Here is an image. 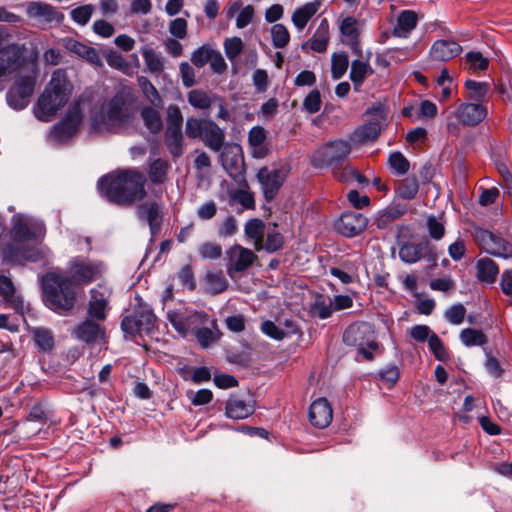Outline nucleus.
Listing matches in <instances>:
<instances>
[{
  "instance_id": "1",
  "label": "nucleus",
  "mask_w": 512,
  "mask_h": 512,
  "mask_svg": "<svg viewBox=\"0 0 512 512\" xmlns=\"http://www.w3.org/2000/svg\"><path fill=\"white\" fill-rule=\"evenodd\" d=\"M68 271L69 277L60 272H50L42 278L45 304L60 314L72 310L75 305L73 284L87 285L97 280L104 272V264L78 256L70 260Z\"/></svg>"
},
{
  "instance_id": "2",
  "label": "nucleus",
  "mask_w": 512,
  "mask_h": 512,
  "mask_svg": "<svg viewBox=\"0 0 512 512\" xmlns=\"http://www.w3.org/2000/svg\"><path fill=\"white\" fill-rule=\"evenodd\" d=\"M146 177L135 169L116 171L101 177L98 190L108 201L120 206H132L146 196Z\"/></svg>"
},
{
  "instance_id": "3",
  "label": "nucleus",
  "mask_w": 512,
  "mask_h": 512,
  "mask_svg": "<svg viewBox=\"0 0 512 512\" xmlns=\"http://www.w3.org/2000/svg\"><path fill=\"white\" fill-rule=\"evenodd\" d=\"M37 229L39 228L36 225L22 215H15L10 231L11 239L3 248L4 260L14 264L39 261L43 256L42 251L28 244L30 240L36 238Z\"/></svg>"
},
{
  "instance_id": "4",
  "label": "nucleus",
  "mask_w": 512,
  "mask_h": 512,
  "mask_svg": "<svg viewBox=\"0 0 512 512\" xmlns=\"http://www.w3.org/2000/svg\"><path fill=\"white\" fill-rule=\"evenodd\" d=\"M71 91L70 82L62 69L53 72L49 83L34 108L35 116L48 122L67 103Z\"/></svg>"
},
{
  "instance_id": "5",
  "label": "nucleus",
  "mask_w": 512,
  "mask_h": 512,
  "mask_svg": "<svg viewBox=\"0 0 512 512\" xmlns=\"http://www.w3.org/2000/svg\"><path fill=\"white\" fill-rule=\"evenodd\" d=\"M343 341L348 346L356 347L358 354L367 361L373 360L374 352L379 349L374 330L367 322L349 325L343 334Z\"/></svg>"
},
{
  "instance_id": "6",
  "label": "nucleus",
  "mask_w": 512,
  "mask_h": 512,
  "mask_svg": "<svg viewBox=\"0 0 512 512\" xmlns=\"http://www.w3.org/2000/svg\"><path fill=\"white\" fill-rule=\"evenodd\" d=\"M348 141L337 139L318 148L312 157V165L316 168L338 166L342 164L351 153Z\"/></svg>"
},
{
  "instance_id": "7",
  "label": "nucleus",
  "mask_w": 512,
  "mask_h": 512,
  "mask_svg": "<svg viewBox=\"0 0 512 512\" xmlns=\"http://www.w3.org/2000/svg\"><path fill=\"white\" fill-rule=\"evenodd\" d=\"M157 317L152 308L145 303H139L133 314L122 318L121 329L129 336H135L143 332L150 333L156 324Z\"/></svg>"
},
{
  "instance_id": "8",
  "label": "nucleus",
  "mask_w": 512,
  "mask_h": 512,
  "mask_svg": "<svg viewBox=\"0 0 512 512\" xmlns=\"http://www.w3.org/2000/svg\"><path fill=\"white\" fill-rule=\"evenodd\" d=\"M226 270L230 278L245 272L257 259L255 253L239 244H234L225 252Z\"/></svg>"
},
{
  "instance_id": "9",
  "label": "nucleus",
  "mask_w": 512,
  "mask_h": 512,
  "mask_svg": "<svg viewBox=\"0 0 512 512\" xmlns=\"http://www.w3.org/2000/svg\"><path fill=\"white\" fill-rule=\"evenodd\" d=\"M167 318L173 328L183 337H186L189 333L195 332L200 326L204 325L208 316L202 312H191V311H169Z\"/></svg>"
},
{
  "instance_id": "10",
  "label": "nucleus",
  "mask_w": 512,
  "mask_h": 512,
  "mask_svg": "<svg viewBox=\"0 0 512 512\" xmlns=\"http://www.w3.org/2000/svg\"><path fill=\"white\" fill-rule=\"evenodd\" d=\"M219 153L223 169L235 181L241 182L245 171L241 147L236 144H226Z\"/></svg>"
},
{
  "instance_id": "11",
  "label": "nucleus",
  "mask_w": 512,
  "mask_h": 512,
  "mask_svg": "<svg viewBox=\"0 0 512 512\" xmlns=\"http://www.w3.org/2000/svg\"><path fill=\"white\" fill-rule=\"evenodd\" d=\"M108 125L112 128L124 127L133 118V108L123 94H116L107 105Z\"/></svg>"
},
{
  "instance_id": "12",
  "label": "nucleus",
  "mask_w": 512,
  "mask_h": 512,
  "mask_svg": "<svg viewBox=\"0 0 512 512\" xmlns=\"http://www.w3.org/2000/svg\"><path fill=\"white\" fill-rule=\"evenodd\" d=\"M35 88V77L23 76L18 78L7 92V102L14 109L25 108Z\"/></svg>"
},
{
  "instance_id": "13",
  "label": "nucleus",
  "mask_w": 512,
  "mask_h": 512,
  "mask_svg": "<svg viewBox=\"0 0 512 512\" xmlns=\"http://www.w3.org/2000/svg\"><path fill=\"white\" fill-rule=\"evenodd\" d=\"M266 200H273L286 178L284 169H269L262 167L257 173Z\"/></svg>"
},
{
  "instance_id": "14",
  "label": "nucleus",
  "mask_w": 512,
  "mask_h": 512,
  "mask_svg": "<svg viewBox=\"0 0 512 512\" xmlns=\"http://www.w3.org/2000/svg\"><path fill=\"white\" fill-rule=\"evenodd\" d=\"M25 48L12 43L0 49V78L17 71L24 62Z\"/></svg>"
},
{
  "instance_id": "15",
  "label": "nucleus",
  "mask_w": 512,
  "mask_h": 512,
  "mask_svg": "<svg viewBox=\"0 0 512 512\" xmlns=\"http://www.w3.org/2000/svg\"><path fill=\"white\" fill-rule=\"evenodd\" d=\"M368 224V219L356 211L343 212L335 223L336 230L345 237H354L362 233Z\"/></svg>"
},
{
  "instance_id": "16",
  "label": "nucleus",
  "mask_w": 512,
  "mask_h": 512,
  "mask_svg": "<svg viewBox=\"0 0 512 512\" xmlns=\"http://www.w3.org/2000/svg\"><path fill=\"white\" fill-rule=\"evenodd\" d=\"M137 215L140 220L146 221L152 235L160 232L163 220L162 208L155 201H148L137 207Z\"/></svg>"
},
{
  "instance_id": "17",
  "label": "nucleus",
  "mask_w": 512,
  "mask_h": 512,
  "mask_svg": "<svg viewBox=\"0 0 512 512\" xmlns=\"http://www.w3.org/2000/svg\"><path fill=\"white\" fill-rule=\"evenodd\" d=\"M333 418V410L326 398H318L309 408V420L317 428L327 427Z\"/></svg>"
},
{
  "instance_id": "18",
  "label": "nucleus",
  "mask_w": 512,
  "mask_h": 512,
  "mask_svg": "<svg viewBox=\"0 0 512 512\" xmlns=\"http://www.w3.org/2000/svg\"><path fill=\"white\" fill-rule=\"evenodd\" d=\"M26 14L30 18H38L46 23H60L64 19L63 13L58 11L57 8L40 1L29 2L26 7Z\"/></svg>"
},
{
  "instance_id": "19",
  "label": "nucleus",
  "mask_w": 512,
  "mask_h": 512,
  "mask_svg": "<svg viewBox=\"0 0 512 512\" xmlns=\"http://www.w3.org/2000/svg\"><path fill=\"white\" fill-rule=\"evenodd\" d=\"M62 43L67 51L78 55L90 64L96 67H101L103 65L96 49H94L93 47L81 43L71 37L64 38L62 40Z\"/></svg>"
},
{
  "instance_id": "20",
  "label": "nucleus",
  "mask_w": 512,
  "mask_h": 512,
  "mask_svg": "<svg viewBox=\"0 0 512 512\" xmlns=\"http://www.w3.org/2000/svg\"><path fill=\"white\" fill-rule=\"evenodd\" d=\"M455 115L463 125L474 126L485 119L487 110L479 103H466L460 105Z\"/></svg>"
},
{
  "instance_id": "21",
  "label": "nucleus",
  "mask_w": 512,
  "mask_h": 512,
  "mask_svg": "<svg viewBox=\"0 0 512 512\" xmlns=\"http://www.w3.org/2000/svg\"><path fill=\"white\" fill-rule=\"evenodd\" d=\"M225 138L224 129L220 128L213 120L207 119L206 128L201 138L204 145L213 152H220L227 144Z\"/></svg>"
},
{
  "instance_id": "22",
  "label": "nucleus",
  "mask_w": 512,
  "mask_h": 512,
  "mask_svg": "<svg viewBox=\"0 0 512 512\" xmlns=\"http://www.w3.org/2000/svg\"><path fill=\"white\" fill-rule=\"evenodd\" d=\"M104 330L94 319H86L81 322L73 331V335L87 344L96 343L104 338Z\"/></svg>"
},
{
  "instance_id": "23",
  "label": "nucleus",
  "mask_w": 512,
  "mask_h": 512,
  "mask_svg": "<svg viewBox=\"0 0 512 512\" xmlns=\"http://www.w3.org/2000/svg\"><path fill=\"white\" fill-rule=\"evenodd\" d=\"M254 410V403L251 399L245 400L239 396H231L225 406L226 416L235 420L249 417Z\"/></svg>"
},
{
  "instance_id": "24",
  "label": "nucleus",
  "mask_w": 512,
  "mask_h": 512,
  "mask_svg": "<svg viewBox=\"0 0 512 512\" xmlns=\"http://www.w3.org/2000/svg\"><path fill=\"white\" fill-rule=\"evenodd\" d=\"M330 40L329 33V22L326 18H323L315 33L311 37V39L307 42L302 43L301 48L303 50H307L308 48L317 53H323L326 51L328 43Z\"/></svg>"
},
{
  "instance_id": "25",
  "label": "nucleus",
  "mask_w": 512,
  "mask_h": 512,
  "mask_svg": "<svg viewBox=\"0 0 512 512\" xmlns=\"http://www.w3.org/2000/svg\"><path fill=\"white\" fill-rule=\"evenodd\" d=\"M462 52V47L455 41L437 40L430 49L431 57L436 61L445 62Z\"/></svg>"
},
{
  "instance_id": "26",
  "label": "nucleus",
  "mask_w": 512,
  "mask_h": 512,
  "mask_svg": "<svg viewBox=\"0 0 512 512\" xmlns=\"http://www.w3.org/2000/svg\"><path fill=\"white\" fill-rule=\"evenodd\" d=\"M78 113H70L65 119L56 124L52 130L54 138L58 141H65L76 134L80 125Z\"/></svg>"
},
{
  "instance_id": "27",
  "label": "nucleus",
  "mask_w": 512,
  "mask_h": 512,
  "mask_svg": "<svg viewBox=\"0 0 512 512\" xmlns=\"http://www.w3.org/2000/svg\"><path fill=\"white\" fill-rule=\"evenodd\" d=\"M320 7L321 1L314 0L295 9L292 14L291 21L298 31H302L306 27L308 22L318 12Z\"/></svg>"
},
{
  "instance_id": "28",
  "label": "nucleus",
  "mask_w": 512,
  "mask_h": 512,
  "mask_svg": "<svg viewBox=\"0 0 512 512\" xmlns=\"http://www.w3.org/2000/svg\"><path fill=\"white\" fill-rule=\"evenodd\" d=\"M91 298L88 304V314L96 321L106 319L108 310V300L103 293L96 289L90 291Z\"/></svg>"
},
{
  "instance_id": "29",
  "label": "nucleus",
  "mask_w": 512,
  "mask_h": 512,
  "mask_svg": "<svg viewBox=\"0 0 512 512\" xmlns=\"http://www.w3.org/2000/svg\"><path fill=\"white\" fill-rule=\"evenodd\" d=\"M380 132L381 122L379 120H372L356 128L351 135V140L356 143L374 141L378 138Z\"/></svg>"
},
{
  "instance_id": "30",
  "label": "nucleus",
  "mask_w": 512,
  "mask_h": 512,
  "mask_svg": "<svg viewBox=\"0 0 512 512\" xmlns=\"http://www.w3.org/2000/svg\"><path fill=\"white\" fill-rule=\"evenodd\" d=\"M373 73L374 71L368 60H353L351 63L349 78L353 82L355 90L359 91L366 77Z\"/></svg>"
},
{
  "instance_id": "31",
  "label": "nucleus",
  "mask_w": 512,
  "mask_h": 512,
  "mask_svg": "<svg viewBox=\"0 0 512 512\" xmlns=\"http://www.w3.org/2000/svg\"><path fill=\"white\" fill-rule=\"evenodd\" d=\"M164 144L174 159L181 157L185 150V140L182 131H165Z\"/></svg>"
},
{
  "instance_id": "32",
  "label": "nucleus",
  "mask_w": 512,
  "mask_h": 512,
  "mask_svg": "<svg viewBox=\"0 0 512 512\" xmlns=\"http://www.w3.org/2000/svg\"><path fill=\"white\" fill-rule=\"evenodd\" d=\"M417 25V14L411 10L400 13L393 34L397 37L406 38Z\"/></svg>"
},
{
  "instance_id": "33",
  "label": "nucleus",
  "mask_w": 512,
  "mask_h": 512,
  "mask_svg": "<svg viewBox=\"0 0 512 512\" xmlns=\"http://www.w3.org/2000/svg\"><path fill=\"white\" fill-rule=\"evenodd\" d=\"M187 99L189 104L196 109H209L216 103L218 95L200 89H194L188 93Z\"/></svg>"
},
{
  "instance_id": "34",
  "label": "nucleus",
  "mask_w": 512,
  "mask_h": 512,
  "mask_svg": "<svg viewBox=\"0 0 512 512\" xmlns=\"http://www.w3.org/2000/svg\"><path fill=\"white\" fill-rule=\"evenodd\" d=\"M141 55L144 59L147 70L152 74H160L164 70V58L153 48L148 46L141 48Z\"/></svg>"
},
{
  "instance_id": "35",
  "label": "nucleus",
  "mask_w": 512,
  "mask_h": 512,
  "mask_svg": "<svg viewBox=\"0 0 512 512\" xmlns=\"http://www.w3.org/2000/svg\"><path fill=\"white\" fill-rule=\"evenodd\" d=\"M406 212V206L401 204H396L390 206L380 212L378 217L376 218V225L379 229H385L390 226L395 220L402 217Z\"/></svg>"
},
{
  "instance_id": "36",
  "label": "nucleus",
  "mask_w": 512,
  "mask_h": 512,
  "mask_svg": "<svg viewBox=\"0 0 512 512\" xmlns=\"http://www.w3.org/2000/svg\"><path fill=\"white\" fill-rule=\"evenodd\" d=\"M160 108L152 107H143L141 110V118L144 122L145 127L151 133H159L162 130L163 123L161 119V115L159 112Z\"/></svg>"
},
{
  "instance_id": "37",
  "label": "nucleus",
  "mask_w": 512,
  "mask_h": 512,
  "mask_svg": "<svg viewBox=\"0 0 512 512\" xmlns=\"http://www.w3.org/2000/svg\"><path fill=\"white\" fill-rule=\"evenodd\" d=\"M419 190L418 180L414 175L408 176L397 182L395 192L398 197L405 200H412L416 197Z\"/></svg>"
},
{
  "instance_id": "38",
  "label": "nucleus",
  "mask_w": 512,
  "mask_h": 512,
  "mask_svg": "<svg viewBox=\"0 0 512 512\" xmlns=\"http://www.w3.org/2000/svg\"><path fill=\"white\" fill-rule=\"evenodd\" d=\"M499 273L496 263L489 258H481L477 262V276L480 281L493 283Z\"/></svg>"
},
{
  "instance_id": "39",
  "label": "nucleus",
  "mask_w": 512,
  "mask_h": 512,
  "mask_svg": "<svg viewBox=\"0 0 512 512\" xmlns=\"http://www.w3.org/2000/svg\"><path fill=\"white\" fill-rule=\"evenodd\" d=\"M245 234L254 240L256 251L263 248L264 223L260 219H251L245 224Z\"/></svg>"
},
{
  "instance_id": "40",
  "label": "nucleus",
  "mask_w": 512,
  "mask_h": 512,
  "mask_svg": "<svg viewBox=\"0 0 512 512\" xmlns=\"http://www.w3.org/2000/svg\"><path fill=\"white\" fill-rule=\"evenodd\" d=\"M211 328L204 327V328H197L195 330V336L202 348H207L213 343H215L220 338V331L217 328L216 321L213 320L211 322Z\"/></svg>"
},
{
  "instance_id": "41",
  "label": "nucleus",
  "mask_w": 512,
  "mask_h": 512,
  "mask_svg": "<svg viewBox=\"0 0 512 512\" xmlns=\"http://www.w3.org/2000/svg\"><path fill=\"white\" fill-rule=\"evenodd\" d=\"M138 84L142 90V93L151 103V105L156 108H161L163 104L162 98L152 82L148 78L141 76L138 78Z\"/></svg>"
},
{
  "instance_id": "42",
  "label": "nucleus",
  "mask_w": 512,
  "mask_h": 512,
  "mask_svg": "<svg viewBox=\"0 0 512 512\" xmlns=\"http://www.w3.org/2000/svg\"><path fill=\"white\" fill-rule=\"evenodd\" d=\"M349 67V57L345 52L333 53L331 56V76L338 80L344 76Z\"/></svg>"
},
{
  "instance_id": "43",
  "label": "nucleus",
  "mask_w": 512,
  "mask_h": 512,
  "mask_svg": "<svg viewBox=\"0 0 512 512\" xmlns=\"http://www.w3.org/2000/svg\"><path fill=\"white\" fill-rule=\"evenodd\" d=\"M205 281L206 289L212 294H219L228 287V281L221 271L207 273Z\"/></svg>"
},
{
  "instance_id": "44",
  "label": "nucleus",
  "mask_w": 512,
  "mask_h": 512,
  "mask_svg": "<svg viewBox=\"0 0 512 512\" xmlns=\"http://www.w3.org/2000/svg\"><path fill=\"white\" fill-rule=\"evenodd\" d=\"M460 340L461 342L467 346H483L487 343L486 335L477 329L465 328L460 332Z\"/></svg>"
},
{
  "instance_id": "45",
  "label": "nucleus",
  "mask_w": 512,
  "mask_h": 512,
  "mask_svg": "<svg viewBox=\"0 0 512 512\" xmlns=\"http://www.w3.org/2000/svg\"><path fill=\"white\" fill-rule=\"evenodd\" d=\"M422 256V246L420 244L407 242L400 246L399 257L408 264L416 263Z\"/></svg>"
},
{
  "instance_id": "46",
  "label": "nucleus",
  "mask_w": 512,
  "mask_h": 512,
  "mask_svg": "<svg viewBox=\"0 0 512 512\" xmlns=\"http://www.w3.org/2000/svg\"><path fill=\"white\" fill-rule=\"evenodd\" d=\"M486 252L494 256L511 258L512 244L505 239L495 235L492 243L489 245V247H487Z\"/></svg>"
},
{
  "instance_id": "47",
  "label": "nucleus",
  "mask_w": 512,
  "mask_h": 512,
  "mask_svg": "<svg viewBox=\"0 0 512 512\" xmlns=\"http://www.w3.org/2000/svg\"><path fill=\"white\" fill-rule=\"evenodd\" d=\"M333 311L334 309L331 298H329L328 301H326V299L322 295H318L311 306V313L314 316L319 317L320 319L329 318L332 315Z\"/></svg>"
},
{
  "instance_id": "48",
  "label": "nucleus",
  "mask_w": 512,
  "mask_h": 512,
  "mask_svg": "<svg viewBox=\"0 0 512 512\" xmlns=\"http://www.w3.org/2000/svg\"><path fill=\"white\" fill-rule=\"evenodd\" d=\"M169 168V164L160 158L154 160L149 168V178L155 183H163L167 177V171Z\"/></svg>"
},
{
  "instance_id": "49",
  "label": "nucleus",
  "mask_w": 512,
  "mask_h": 512,
  "mask_svg": "<svg viewBox=\"0 0 512 512\" xmlns=\"http://www.w3.org/2000/svg\"><path fill=\"white\" fill-rule=\"evenodd\" d=\"M207 119H198L195 117H189L185 123V132L188 138L197 139L202 138L204 130L206 128Z\"/></svg>"
},
{
  "instance_id": "50",
  "label": "nucleus",
  "mask_w": 512,
  "mask_h": 512,
  "mask_svg": "<svg viewBox=\"0 0 512 512\" xmlns=\"http://www.w3.org/2000/svg\"><path fill=\"white\" fill-rule=\"evenodd\" d=\"M272 43L275 48H284L290 41V33L283 24H274L271 28Z\"/></svg>"
},
{
  "instance_id": "51",
  "label": "nucleus",
  "mask_w": 512,
  "mask_h": 512,
  "mask_svg": "<svg viewBox=\"0 0 512 512\" xmlns=\"http://www.w3.org/2000/svg\"><path fill=\"white\" fill-rule=\"evenodd\" d=\"M183 115L177 105H170L167 109V127L165 131H182Z\"/></svg>"
},
{
  "instance_id": "52",
  "label": "nucleus",
  "mask_w": 512,
  "mask_h": 512,
  "mask_svg": "<svg viewBox=\"0 0 512 512\" xmlns=\"http://www.w3.org/2000/svg\"><path fill=\"white\" fill-rule=\"evenodd\" d=\"M284 238L281 233L275 230V227L272 231H268L266 233V240L263 243V248L268 253H274L280 250L283 247Z\"/></svg>"
},
{
  "instance_id": "53",
  "label": "nucleus",
  "mask_w": 512,
  "mask_h": 512,
  "mask_svg": "<svg viewBox=\"0 0 512 512\" xmlns=\"http://www.w3.org/2000/svg\"><path fill=\"white\" fill-rule=\"evenodd\" d=\"M94 12V6L92 4H86L73 9L70 13L72 20L81 25H86Z\"/></svg>"
},
{
  "instance_id": "54",
  "label": "nucleus",
  "mask_w": 512,
  "mask_h": 512,
  "mask_svg": "<svg viewBox=\"0 0 512 512\" xmlns=\"http://www.w3.org/2000/svg\"><path fill=\"white\" fill-rule=\"evenodd\" d=\"M465 87L469 91V98L477 101L482 100L489 91V85L486 82L467 80Z\"/></svg>"
},
{
  "instance_id": "55",
  "label": "nucleus",
  "mask_w": 512,
  "mask_h": 512,
  "mask_svg": "<svg viewBox=\"0 0 512 512\" xmlns=\"http://www.w3.org/2000/svg\"><path fill=\"white\" fill-rule=\"evenodd\" d=\"M388 163L398 175H404L409 171L410 164L401 152H394L388 158Z\"/></svg>"
},
{
  "instance_id": "56",
  "label": "nucleus",
  "mask_w": 512,
  "mask_h": 512,
  "mask_svg": "<svg viewBox=\"0 0 512 512\" xmlns=\"http://www.w3.org/2000/svg\"><path fill=\"white\" fill-rule=\"evenodd\" d=\"M224 49L227 58L233 62L243 50V42L239 37L227 38L224 41Z\"/></svg>"
},
{
  "instance_id": "57",
  "label": "nucleus",
  "mask_w": 512,
  "mask_h": 512,
  "mask_svg": "<svg viewBox=\"0 0 512 512\" xmlns=\"http://www.w3.org/2000/svg\"><path fill=\"white\" fill-rule=\"evenodd\" d=\"M428 345L437 360L447 361L449 359V354H448L443 342L435 333H432V336L429 339Z\"/></svg>"
},
{
  "instance_id": "58",
  "label": "nucleus",
  "mask_w": 512,
  "mask_h": 512,
  "mask_svg": "<svg viewBox=\"0 0 512 512\" xmlns=\"http://www.w3.org/2000/svg\"><path fill=\"white\" fill-rule=\"evenodd\" d=\"M330 273L334 277L338 278L343 284L353 283L358 277L357 268L355 267V265H350L349 270L332 267L330 269Z\"/></svg>"
},
{
  "instance_id": "59",
  "label": "nucleus",
  "mask_w": 512,
  "mask_h": 512,
  "mask_svg": "<svg viewBox=\"0 0 512 512\" xmlns=\"http://www.w3.org/2000/svg\"><path fill=\"white\" fill-rule=\"evenodd\" d=\"M107 64L119 71H125L128 68V62L123 56L113 49H108L104 52Z\"/></svg>"
},
{
  "instance_id": "60",
  "label": "nucleus",
  "mask_w": 512,
  "mask_h": 512,
  "mask_svg": "<svg viewBox=\"0 0 512 512\" xmlns=\"http://www.w3.org/2000/svg\"><path fill=\"white\" fill-rule=\"evenodd\" d=\"M214 51L209 45H203L193 52L191 61L197 67H203L210 61Z\"/></svg>"
},
{
  "instance_id": "61",
  "label": "nucleus",
  "mask_w": 512,
  "mask_h": 512,
  "mask_svg": "<svg viewBox=\"0 0 512 512\" xmlns=\"http://www.w3.org/2000/svg\"><path fill=\"white\" fill-rule=\"evenodd\" d=\"M199 254L203 259H218L222 255V246L214 242H205L199 247Z\"/></svg>"
},
{
  "instance_id": "62",
  "label": "nucleus",
  "mask_w": 512,
  "mask_h": 512,
  "mask_svg": "<svg viewBox=\"0 0 512 512\" xmlns=\"http://www.w3.org/2000/svg\"><path fill=\"white\" fill-rule=\"evenodd\" d=\"M466 315V309L462 304H455L452 305L450 308H448L445 311V318L448 322H450L453 325H459L461 324Z\"/></svg>"
},
{
  "instance_id": "63",
  "label": "nucleus",
  "mask_w": 512,
  "mask_h": 512,
  "mask_svg": "<svg viewBox=\"0 0 512 512\" xmlns=\"http://www.w3.org/2000/svg\"><path fill=\"white\" fill-rule=\"evenodd\" d=\"M230 198L233 202L241 204L245 209H253L255 207V200L253 195L245 190L237 189L230 193Z\"/></svg>"
},
{
  "instance_id": "64",
  "label": "nucleus",
  "mask_w": 512,
  "mask_h": 512,
  "mask_svg": "<svg viewBox=\"0 0 512 512\" xmlns=\"http://www.w3.org/2000/svg\"><path fill=\"white\" fill-rule=\"evenodd\" d=\"M34 339L36 344L44 351H48L53 347V337L51 333L46 329H35Z\"/></svg>"
}]
</instances>
